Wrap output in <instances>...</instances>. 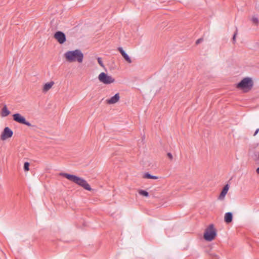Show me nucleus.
<instances>
[{"instance_id": "f257e3e1", "label": "nucleus", "mask_w": 259, "mask_h": 259, "mask_svg": "<svg viewBox=\"0 0 259 259\" xmlns=\"http://www.w3.org/2000/svg\"><path fill=\"white\" fill-rule=\"evenodd\" d=\"M59 175L61 176L65 177L68 180L82 187L87 190L91 191L92 190V188L90 187V185L88 183L87 181L83 178L77 177L75 175H70L64 172H61L60 173Z\"/></svg>"}, {"instance_id": "f03ea898", "label": "nucleus", "mask_w": 259, "mask_h": 259, "mask_svg": "<svg viewBox=\"0 0 259 259\" xmlns=\"http://www.w3.org/2000/svg\"><path fill=\"white\" fill-rule=\"evenodd\" d=\"M64 56L69 62L77 61L79 63H81L83 58V55L79 50L68 51L65 53Z\"/></svg>"}, {"instance_id": "7ed1b4c3", "label": "nucleus", "mask_w": 259, "mask_h": 259, "mask_svg": "<svg viewBox=\"0 0 259 259\" xmlns=\"http://www.w3.org/2000/svg\"><path fill=\"white\" fill-rule=\"evenodd\" d=\"M253 85V82L252 79L250 77H245L237 84V87L244 92H247L252 89Z\"/></svg>"}, {"instance_id": "20e7f679", "label": "nucleus", "mask_w": 259, "mask_h": 259, "mask_svg": "<svg viewBox=\"0 0 259 259\" xmlns=\"http://www.w3.org/2000/svg\"><path fill=\"white\" fill-rule=\"evenodd\" d=\"M216 235L217 233L214 226L210 224L206 228L203 237L205 240L210 241L215 238Z\"/></svg>"}, {"instance_id": "39448f33", "label": "nucleus", "mask_w": 259, "mask_h": 259, "mask_svg": "<svg viewBox=\"0 0 259 259\" xmlns=\"http://www.w3.org/2000/svg\"><path fill=\"white\" fill-rule=\"evenodd\" d=\"M98 79L101 82L105 84H109L115 81L114 78L105 72H101L98 76Z\"/></svg>"}, {"instance_id": "423d86ee", "label": "nucleus", "mask_w": 259, "mask_h": 259, "mask_svg": "<svg viewBox=\"0 0 259 259\" xmlns=\"http://www.w3.org/2000/svg\"><path fill=\"white\" fill-rule=\"evenodd\" d=\"M13 120L19 123L26 125L28 126L33 125L28 121H26L25 117L19 113H15L13 115Z\"/></svg>"}, {"instance_id": "0eeeda50", "label": "nucleus", "mask_w": 259, "mask_h": 259, "mask_svg": "<svg viewBox=\"0 0 259 259\" xmlns=\"http://www.w3.org/2000/svg\"><path fill=\"white\" fill-rule=\"evenodd\" d=\"M13 134V131L9 127H6L1 135V139L3 141L6 140L12 137Z\"/></svg>"}, {"instance_id": "6e6552de", "label": "nucleus", "mask_w": 259, "mask_h": 259, "mask_svg": "<svg viewBox=\"0 0 259 259\" xmlns=\"http://www.w3.org/2000/svg\"><path fill=\"white\" fill-rule=\"evenodd\" d=\"M54 37L61 44H63L66 41L65 35L61 31L56 32L55 33Z\"/></svg>"}, {"instance_id": "1a4fd4ad", "label": "nucleus", "mask_w": 259, "mask_h": 259, "mask_svg": "<svg viewBox=\"0 0 259 259\" xmlns=\"http://www.w3.org/2000/svg\"><path fill=\"white\" fill-rule=\"evenodd\" d=\"M120 97L118 93L116 94L114 96L106 100L109 104H113L117 103L119 100Z\"/></svg>"}, {"instance_id": "9d476101", "label": "nucleus", "mask_w": 259, "mask_h": 259, "mask_svg": "<svg viewBox=\"0 0 259 259\" xmlns=\"http://www.w3.org/2000/svg\"><path fill=\"white\" fill-rule=\"evenodd\" d=\"M54 84V82L53 81L45 83L43 88V91L45 92L48 91L52 87Z\"/></svg>"}, {"instance_id": "9b49d317", "label": "nucleus", "mask_w": 259, "mask_h": 259, "mask_svg": "<svg viewBox=\"0 0 259 259\" xmlns=\"http://www.w3.org/2000/svg\"><path fill=\"white\" fill-rule=\"evenodd\" d=\"M10 113V111L8 109L7 106L4 105L2 109L1 115L2 117H6L9 115Z\"/></svg>"}, {"instance_id": "f8f14e48", "label": "nucleus", "mask_w": 259, "mask_h": 259, "mask_svg": "<svg viewBox=\"0 0 259 259\" xmlns=\"http://www.w3.org/2000/svg\"><path fill=\"white\" fill-rule=\"evenodd\" d=\"M227 194V184L224 185L223 190L219 196L218 199L220 200H223L224 199L225 196Z\"/></svg>"}, {"instance_id": "ddd939ff", "label": "nucleus", "mask_w": 259, "mask_h": 259, "mask_svg": "<svg viewBox=\"0 0 259 259\" xmlns=\"http://www.w3.org/2000/svg\"><path fill=\"white\" fill-rule=\"evenodd\" d=\"M143 178H145V179H158V177L155 176H152L151 175H150V174L147 172V173H145L144 176H143Z\"/></svg>"}, {"instance_id": "4468645a", "label": "nucleus", "mask_w": 259, "mask_h": 259, "mask_svg": "<svg viewBox=\"0 0 259 259\" xmlns=\"http://www.w3.org/2000/svg\"><path fill=\"white\" fill-rule=\"evenodd\" d=\"M139 194L140 195L144 196L146 197H148L149 196V193L145 190H140L139 191Z\"/></svg>"}, {"instance_id": "2eb2a0df", "label": "nucleus", "mask_w": 259, "mask_h": 259, "mask_svg": "<svg viewBox=\"0 0 259 259\" xmlns=\"http://www.w3.org/2000/svg\"><path fill=\"white\" fill-rule=\"evenodd\" d=\"M122 57L124 58V59L128 62V63H131L132 60L130 58V57L128 56V55L125 53Z\"/></svg>"}, {"instance_id": "dca6fc26", "label": "nucleus", "mask_w": 259, "mask_h": 259, "mask_svg": "<svg viewBox=\"0 0 259 259\" xmlns=\"http://www.w3.org/2000/svg\"><path fill=\"white\" fill-rule=\"evenodd\" d=\"M232 218V213L230 212H228V223L231 222Z\"/></svg>"}, {"instance_id": "f3484780", "label": "nucleus", "mask_w": 259, "mask_h": 259, "mask_svg": "<svg viewBox=\"0 0 259 259\" xmlns=\"http://www.w3.org/2000/svg\"><path fill=\"white\" fill-rule=\"evenodd\" d=\"M251 21H252V23L255 25H257L258 24V18L255 16H253L252 18Z\"/></svg>"}, {"instance_id": "a211bd4d", "label": "nucleus", "mask_w": 259, "mask_h": 259, "mask_svg": "<svg viewBox=\"0 0 259 259\" xmlns=\"http://www.w3.org/2000/svg\"><path fill=\"white\" fill-rule=\"evenodd\" d=\"M29 163L25 162L24 165V169L25 171H28L29 170Z\"/></svg>"}, {"instance_id": "6ab92c4d", "label": "nucleus", "mask_w": 259, "mask_h": 259, "mask_svg": "<svg viewBox=\"0 0 259 259\" xmlns=\"http://www.w3.org/2000/svg\"><path fill=\"white\" fill-rule=\"evenodd\" d=\"M97 60H98V62L100 64V65L101 66H102V67H104V66L103 63L102 62V59L100 57H98L97 58Z\"/></svg>"}, {"instance_id": "aec40b11", "label": "nucleus", "mask_w": 259, "mask_h": 259, "mask_svg": "<svg viewBox=\"0 0 259 259\" xmlns=\"http://www.w3.org/2000/svg\"><path fill=\"white\" fill-rule=\"evenodd\" d=\"M118 51L120 52L122 56H123L125 53V51L122 49V48H119Z\"/></svg>"}, {"instance_id": "412c9836", "label": "nucleus", "mask_w": 259, "mask_h": 259, "mask_svg": "<svg viewBox=\"0 0 259 259\" xmlns=\"http://www.w3.org/2000/svg\"><path fill=\"white\" fill-rule=\"evenodd\" d=\"M237 34V30H236V31L234 32V34H233V42L234 43L235 42V38H236V36Z\"/></svg>"}, {"instance_id": "4be33fe9", "label": "nucleus", "mask_w": 259, "mask_h": 259, "mask_svg": "<svg viewBox=\"0 0 259 259\" xmlns=\"http://www.w3.org/2000/svg\"><path fill=\"white\" fill-rule=\"evenodd\" d=\"M167 155L168 157L170 159H171H171H172V155L171 153H168L167 154Z\"/></svg>"}, {"instance_id": "5701e85b", "label": "nucleus", "mask_w": 259, "mask_h": 259, "mask_svg": "<svg viewBox=\"0 0 259 259\" xmlns=\"http://www.w3.org/2000/svg\"><path fill=\"white\" fill-rule=\"evenodd\" d=\"M203 39L202 38H199L198 39H197L196 41V44H199V43H200L202 41Z\"/></svg>"}, {"instance_id": "b1692460", "label": "nucleus", "mask_w": 259, "mask_h": 259, "mask_svg": "<svg viewBox=\"0 0 259 259\" xmlns=\"http://www.w3.org/2000/svg\"><path fill=\"white\" fill-rule=\"evenodd\" d=\"M227 212L224 215V221L226 223H227Z\"/></svg>"}, {"instance_id": "393cba45", "label": "nucleus", "mask_w": 259, "mask_h": 259, "mask_svg": "<svg viewBox=\"0 0 259 259\" xmlns=\"http://www.w3.org/2000/svg\"><path fill=\"white\" fill-rule=\"evenodd\" d=\"M258 131H259V128L256 129L253 136H255L258 133Z\"/></svg>"}, {"instance_id": "a878e982", "label": "nucleus", "mask_w": 259, "mask_h": 259, "mask_svg": "<svg viewBox=\"0 0 259 259\" xmlns=\"http://www.w3.org/2000/svg\"><path fill=\"white\" fill-rule=\"evenodd\" d=\"M256 172L258 175H259V167L256 168Z\"/></svg>"}, {"instance_id": "bb28decb", "label": "nucleus", "mask_w": 259, "mask_h": 259, "mask_svg": "<svg viewBox=\"0 0 259 259\" xmlns=\"http://www.w3.org/2000/svg\"><path fill=\"white\" fill-rule=\"evenodd\" d=\"M227 189H228V190L229 189V186H228Z\"/></svg>"}]
</instances>
